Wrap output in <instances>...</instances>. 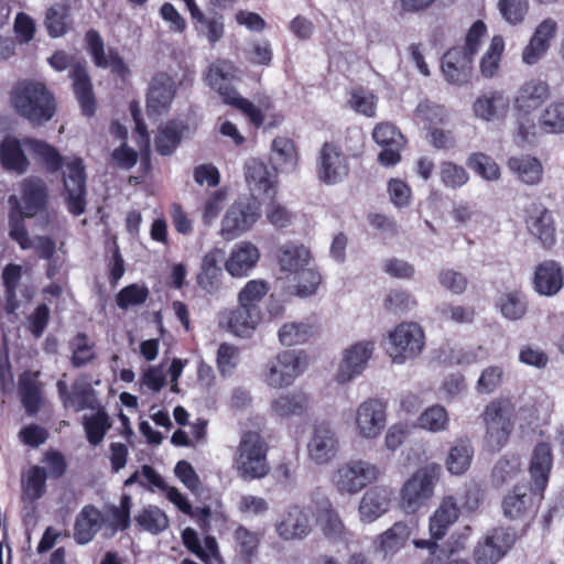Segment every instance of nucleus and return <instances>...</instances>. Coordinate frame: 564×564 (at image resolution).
<instances>
[{"label": "nucleus", "instance_id": "1", "mask_svg": "<svg viewBox=\"0 0 564 564\" xmlns=\"http://www.w3.org/2000/svg\"><path fill=\"white\" fill-rule=\"evenodd\" d=\"M11 104L15 112L32 127H42L57 112L54 93L42 82L19 80L11 91Z\"/></svg>", "mask_w": 564, "mask_h": 564}, {"label": "nucleus", "instance_id": "2", "mask_svg": "<svg viewBox=\"0 0 564 564\" xmlns=\"http://www.w3.org/2000/svg\"><path fill=\"white\" fill-rule=\"evenodd\" d=\"M269 445L256 431L242 433L232 457V467L245 481L259 480L271 470L268 460Z\"/></svg>", "mask_w": 564, "mask_h": 564}, {"label": "nucleus", "instance_id": "3", "mask_svg": "<svg viewBox=\"0 0 564 564\" xmlns=\"http://www.w3.org/2000/svg\"><path fill=\"white\" fill-rule=\"evenodd\" d=\"M516 416V403L511 397L501 395L486 404L479 417L485 426L486 444L491 451H500L508 444Z\"/></svg>", "mask_w": 564, "mask_h": 564}, {"label": "nucleus", "instance_id": "4", "mask_svg": "<svg viewBox=\"0 0 564 564\" xmlns=\"http://www.w3.org/2000/svg\"><path fill=\"white\" fill-rule=\"evenodd\" d=\"M48 64L57 72L69 68L68 75L73 82V90L82 113L86 117H93L96 113L97 104L86 62L77 59L65 51H56L48 58Z\"/></svg>", "mask_w": 564, "mask_h": 564}, {"label": "nucleus", "instance_id": "5", "mask_svg": "<svg viewBox=\"0 0 564 564\" xmlns=\"http://www.w3.org/2000/svg\"><path fill=\"white\" fill-rule=\"evenodd\" d=\"M544 494L528 484H518L502 498L501 509L509 521L529 525L535 518Z\"/></svg>", "mask_w": 564, "mask_h": 564}, {"label": "nucleus", "instance_id": "6", "mask_svg": "<svg viewBox=\"0 0 564 564\" xmlns=\"http://www.w3.org/2000/svg\"><path fill=\"white\" fill-rule=\"evenodd\" d=\"M307 367V357L303 350H283L271 359L263 372L264 382L281 389L291 386Z\"/></svg>", "mask_w": 564, "mask_h": 564}, {"label": "nucleus", "instance_id": "7", "mask_svg": "<svg viewBox=\"0 0 564 564\" xmlns=\"http://www.w3.org/2000/svg\"><path fill=\"white\" fill-rule=\"evenodd\" d=\"M378 476L379 469L376 465L362 459H351L337 467L332 481L339 494L355 495L377 480Z\"/></svg>", "mask_w": 564, "mask_h": 564}, {"label": "nucleus", "instance_id": "8", "mask_svg": "<svg viewBox=\"0 0 564 564\" xmlns=\"http://www.w3.org/2000/svg\"><path fill=\"white\" fill-rule=\"evenodd\" d=\"M260 218V204L252 197H239L227 209L220 234L232 240L249 231Z\"/></svg>", "mask_w": 564, "mask_h": 564}, {"label": "nucleus", "instance_id": "9", "mask_svg": "<svg viewBox=\"0 0 564 564\" xmlns=\"http://www.w3.org/2000/svg\"><path fill=\"white\" fill-rule=\"evenodd\" d=\"M436 481L434 468L417 469L402 486L400 506L406 513H415L432 498Z\"/></svg>", "mask_w": 564, "mask_h": 564}, {"label": "nucleus", "instance_id": "10", "mask_svg": "<svg viewBox=\"0 0 564 564\" xmlns=\"http://www.w3.org/2000/svg\"><path fill=\"white\" fill-rule=\"evenodd\" d=\"M390 347L388 354L395 364L417 357L425 345L422 327L413 322L399 324L389 335Z\"/></svg>", "mask_w": 564, "mask_h": 564}, {"label": "nucleus", "instance_id": "11", "mask_svg": "<svg viewBox=\"0 0 564 564\" xmlns=\"http://www.w3.org/2000/svg\"><path fill=\"white\" fill-rule=\"evenodd\" d=\"M517 540L510 528L497 527L480 539L473 552L476 564H497L512 549Z\"/></svg>", "mask_w": 564, "mask_h": 564}, {"label": "nucleus", "instance_id": "12", "mask_svg": "<svg viewBox=\"0 0 564 564\" xmlns=\"http://www.w3.org/2000/svg\"><path fill=\"white\" fill-rule=\"evenodd\" d=\"M23 267L10 262L1 271V284L3 289L2 310L8 314H15L21 306L19 294L25 302H31L35 291L32 284L22 282Z\"/></svg>", "mask_w": 564, "mask_h": 564}, {"label": "nucleus", "instance_id": "13", "mask_svg": "<svg viewBox=\"0 0 564 564\" xmlns=\"http://www.w3.org/2000/svg\"><path fill=\"white\" fill-rule=\"evenodd\" d=\"M318 180L326 185L343 182L349 174L347 155L334 142H325L316 159Z\"/></svg>", "mask_w": 564, "mask_h": 564}, {"label": "nucleus", "instance_id": "14", "mask_svg": "<svg viewBox=\"0 0 564 564\" xmlns=\"http://www.w3.org/2000/svg\"><path fill=\"white\" fill-rule=\"evenodd\" d=\"M63 183L68 212L74 216L84 214L87 189L85 165L80 158H74L66 164Z\"/></svg>", "mask_w": 564, "mask_h": 564}, {"label": "nucleus", "instance_id": "15", "mask_svg": "<svg viewBox=\"0 0 564 564\" xmlns=\"http://www.w3.org/2000/svg\"><path fill=\"white\" fill-rule=\"evenodd\" d=\"M86 50L91 56L97 68L110 69L111 74L126 79L130 69L116 48H109L106 53L105 42L99 32L90 29L85 34Z\"/></svg>", "mask_w": 564, "mask_h": 564}, {"label": "nucleus", "instance_id": "16", "mask_svg": "<svg viewBox=\"0 0 564 564\" xmlns=\"http://www.w3.org/2000/svg\"><path fill=\"white\" fill-rule=\"evenodd\" d=\"M175 82L165 72L156 73L149 84L147 93V113L149 117H159L169 111L175 97Z\"/></svg>", "mask_w": 564, "mask_h": 564}, {"label": "nucleus", "instance_id": "17", "mask_svg": "<svg viewBox=\"0 0 564 564\" xmlns=\"http://www.w3.org/2000/svg\"><path fill=\"white\" fill-rule=\"evenodd\" d=\"M375 350V341L362 340L354 344L344 351L336 375L339 383H346L359 376L367 367Z\"/></svg>", "mask_w": 564, "mask_h": 564}, {"label": "nucleus", "instance_id": "18", "mask_svg": "<svg viewBox=\"0 0 564 564\" xmlns=\"http://www.w3.org/2000/svg\"><path fill=\"white\" fill-rule=\"evenodd\" d=\"M387 405L379 399H368L360 403L356 413L359 434L366 438L377 437L386 426Z\"/></svg>", "mask_w": 564, "mask_h": 564}, {"label": "nucleus", "instance_id": "19", "mask_svg": "<svg viewBox=\"0 0 564 564\" xmlns=\"http://www.w3.org/2000/svg\"><path fill=\"white\" fill-rule=\"evenodd\" d=\"M338 449L339 442L334 430L327 423L316 424L307 444L310 458L317 465H325L336 457Z\"/></svg>", "mask_w": 564, "mask_h": 564}, {"label": "nucleus", "instance_id": "20", "mask_svg": "<svg viewBox=\"0 0 564 564\" xmlns=\"http://www.w3.org/2000/svg\"><path fill=\"white\" fill-rule=\"evenodd\" d=\"M532 288L541 296H554L564 288V269L555 260H544L535 265Z\"/></svg>", "mask_w": 564, "mask_h": 564}, {"label": "nucleus", "instance_id": "21", "mask_svg": "<svg viewBox=\"0 0 564 564\" xmlns=\"http://www.w3.org/2000/svg\"><path fill=\"white\" fill-rule=\"evenodd\" d=\"M557 30V22L552 18H546L539 23L522 51V62L527 65H534L542 59L551 46V41L556 36Z\"/></svg>", "mask_w": 564, "mask_h": 564}, {"label": "nucleus", "instance_id": "22", "mask_svg": "<svg viewBox=\"0 0 564 564\" xmlns=\"http://www.w3.org/2000/svg\"><path fill=\"white\" fill-rule=\"evenodd\" d=\"M552 468L553 453L551 445L546 442H539L533 448L529 464V486L544 494L549 485Z\"/></svg>", "mask_w": 564, "mask_h": 564}, {"label": "nucleus", "instance_id": "23", "mask_svg": "<svg viewBox=\"0 0 564 564\" xmlns=\"http://www.w3.org/2000/svg\"><path fill=\"white\" fill-rule=\"evenodd\" d=\"M260 260V251L250 241L236 243L225 261V269L232 278H243L256 268Z\"/></svg>", "mask_w": 564, "mask_h": 564}, {"label": "nucleus", "instance_id": "24", "mask_svg": "<svg viewBox=\"0 0 564 564\" xmlns=\"http://www.w3.org/2000/svg\"><path fill=\"white\" fill-rule=\"evenodd\" d=\"M235 72L234 64L225 59H218L210 64L207 70L208 85L218 93L225 105L239 94L234 86Z\"/></svg>", "mask_w": 564, "mask_h": 564}, {"label": "nucleus", "instance_id": "25", "mask_svg": "<svg viewBox=\"0 0 564 564\" xmlns=\"http://www.w3.org/2000/svg\"><path fill=\"white\" fill-rule=\"evenodd\" d=\"M261 319L260 308H250L246 304L226 310L220 314V324L226 326L236 336H248L256 329Z\"/></svg>", "mask_w": 564, "mask_h": 564}, {"label": "nucleus", "instance_id": "26", "mask_svg": "<svg viewBox=\"0 0 564 564\" xmlns=\"http://www.w3.org/2000/svg\"><path fill=\"white\" fill-rule=\"evenodd\" d=\"M550 95V85L545 80L533 78L520 86L513 105L519 112L530 115L539 109Z\"/></svg>", "mask_w": 564, "mask_h": 564}, {"label": "nucleus", "instance_id": "27", "mask_svg": "<svg viewBox=\"0 0 564 564\" xmlns=\"http://www.w3.org/2000/svg\"><path fill=\"white\" fill-rule=\"evenodd\" d=\"M527 228L536 237L543 248L551 249L556 243L554 220L547 208L533 206L525 219Z\"/></svg>", "mask_w": 564, "mask_h": 564}, {"label": "nucleus", "instance_id": "28", "mask_svg": "<svg viewBox=\"0 0 564 564\" xmlns=\"http://www.w3.org/2000/svg\"><path fill=\"white\" fill-rule=\"evenodd\" d=\"M224 251L214 248L208 251L200 264L196 276L197 285L208 294L217 293L223 283V269L219 265Z\"/></svg>", "mask_w": 564, "mask_h": 564}, {"label": "nucleus", "instance_id": "29", "mask_svg": "<svg viewBox=\"0 0 564 564\" xmlns=\"http://www.w3.org/2000/svg\"><path fill=\"white\" fill-rule=\"evenodd\" d=\"M510 99L501 90H491L480 95L474 102L473 109L476 117L495 121L505 119L509 112Z\"/></svg>", "mask_w": 564, "mask_h": 564}, {"label": "nucleus", "instance_id": "30", "mask_svg": "<svg viewBox=\"0 0 564 564\" xmlns=\"http://www.w3.org/2000/svg\"><path fill=\"white\" fill-rule=\"evenodd\" d=\"M56 389L59 400L65 408H72L76 412L95 409L96 397L90 386L75 382L72 386V391H69L67 382L58 379Z\"/></svg>", "mask_w": 564, "mask_h": 564}, {"label": "nucleus", "instance_id": "31", "mask_svg": "<svg viewBox=\"0 0 564 564\" xmlns=\"http://www.w3.org/2000/svg\"><path fill=\"white\" fill-rule=\"evenodd\" d=\"M392 491L383 486H373L362 496L359 513L364 521L372 522L389 510Z\"/></svg>", "mask_w": 564, "mask_h": 564}, {"label": "nucleus", "instance_id": "32", "mask_svg": "<svg viewBox=\"0 0 564 564\" xmlns=\"http://www.w3.org/2000/svg\"><path fill=\"white\" fill-rule=\"evenodd\" d=\"M275 530L285 541L303 539L311 532L308 516L299 506H292L275 524Z\"/></svg>", "mask_w": 564, "mask_h": 564}, {"label": "nucleus", "instance_id": "33", "mask_svg": "<svg viewBox=\"0 0 564 564\" xmlns=\"http://www.w3.org/2000/svg\"><path fill=\"white\" fill-rule=\"evenodd\" d=\"M464 54L462 50L452 47L442 58V72L451 84L463 85L469 80L473 61Z\"/></svg>", "mask_w": 564, "mask_h": 564}, {"label": "nucleus", "instance_id": "34", "mask_svg": "<svg viewBox=\"0 0 564 564\" xmlns=\"http://www.w3.org/2000/svg\"><path fill=\"white\" fill-rule=\"evenodd\" d=\"M460 507L453 496H445L430 519V532L434 540H441L458 520Z\"/></svg>", "mask_w": 564, "mask_h": 564}, {"label": "nucleus", "instance_id": "35", "mask_svg": "<svg viewBox=\"0 0 564 564\" xmlns=\"http://www.w3.org/2000/svg\"><path fill=\"white\" fill-rule=\"evenodd\" d=\"M23 140L6 135L0 142V163L6 171L24 174L30 161L23 150Z\"/></svg>", "mask_w": 564, "mask_h": 564}, {"label": "nucleus", "instance_id": "36", "mask_svg": "<svg viewBox=\"0 0 564 564\" xmlns=\"http://www.w3.org/2000/svg\"><path fill=\"white\" fill-rule=\"evenodd\" d=\"M319 334V324L314 318L304 322L285 323L279 329V340L283 346H296L307 343Z\"/></svg>", "mask_w": 564, "mask_h": 564}, {"label": "nucleus", "instance_id": "37", "mask_svg": "<svg viewBox=\"0 0 564 564\" xmlns=\"http://www.w3.org/2000/svg\"><path fill=\"white\" fill-rule=\"evenodd\" d=\"M39 372L24 371L19 377V395L21 403L29 415H35L43 402L42 383L37 380Z\"/></svg>", "mask_w": 564, "mask_h": 564}, {"label": "nucleus", "instance_id": "38", "mask_svg": "<svg viewBox=\"0 0 564 564\" xmlns=\"http://www.w3.org/2000/svg\"><path fill=\"white\" fill-rule=\"evenodd\" d=\"M246 182L251 191L273 199L278 193L275 182L268 166L258 160H251L245 167Z\"/></svg>", "mask_w": 564, "mask_h": 564}, {"label": "nucleus", "instance_id": "39", "mask_svg": "<svg viewBox=\"0 0 564 564\" xmlns=\"http://www.w3.org/2000/svg\"><path fill=\"white\" fill-rule=\"evenodd\" d=\"M316 523L328 540L343 541L347 536V529L339 513L328 500L318 507Z\"/></svg>", "mask_w": 564, "mask_h": 564}, {"label": "nucleus", "instance_id": "40", "mask_svg": "<svg viewBox=\"0 0 564 564\" xmlns=\"http://www.w3.org/2000/svg\"><path fill=\"white\" fill-rule=\"evenodd\" d=\"M22 203L28 218L36 216L46 208L47 189L41 180H24L22 183Z\"/></svg>", "mask_w": 564, "mask_h": 564}, {"label": "nucleus", "instance_id": "41", "mask_svg": "<svg viewBox=\"0 0 564 564\" xmlns=\"http://www.w3.org/2000/svg\"><path fill=\"white\" fill-rule=\"evenodd\" d=\"M101 525V513L93 505L85 506L74 524V539L79 544L90 542Z\"/></svg>", "mask_w": 564, "mask_h": 564}, {"label": "nucleus", "instance_id": "42", "mask_svg": "<svg viewBox=\"0 0 564 564\" xmlns=\"http://www.w3.org/2000/svg\"><path fill=\"white\" fill-rule=\"evenodd\" d=\"M308 395L303 391L284 393L271 402V411L280 417L301 416L307 411Z\"/></svg>", "mask_w": 564, "mask_h": 564}, {"label": "nucleus", "instance_id": "43", "mask_svg": "<svg viewBox=\"0 0 564 564\" xmlns=\"http://www.w3.org/2000/svg\"><path fill=\"white\" fill-rule=\"evenodd\" d=\"M9 237L15 241L22 250L32 248V241L25 227L24 218H28L22 210L20 200L15 195L9 197Z\"/></svg>", "mask_w": 564, "mask_h": 564}, {"label": "nucleus", "instance_id": "44", "mask_svg": "<svg viewBox=\"0 0 564 564\" xmlns=\"http://www.w3.org/2000/svg\"><path fill=\"white\" fill-rule=\"evenodd\" d=\"M185 129L183 123L175 120L160 127L154 138L156 152L163 156L173 154L182 141Z\"/></svg>", "mask_w": 564, "mask_h": 564}, {"label": "nucleus", "instance_id": "45", "mask_svg": "<svg viewBox=\"0 0 564 564\" xmlns=\"http://www.w3.org/2000/svg\"><path fill=\"white\" fill-rule=\"evenodd\" d=\"M70 7L66 3H54L45 12L44 25L47 34L53 37L65 35L72 28Z\"/></svg>", "mask_w": 564, "mask_h": 564}, {"label": "nucleus", "instance_id": "46", "mask_svg": "<svg viewBox=\"0 0 564 564\" xmlns=\"http://www.w3.org/2000/svg\"><path fill=\"white\" fill-rule=\"evenodd\" d=\"M23 144L33 156L40 159L44 163L48 172L55 173L62 169L64 158L46 141L26 137L23 139Z\"/></svg>", "mask_w": 564, "mask_h": 564}, {"label": "nucleus", "instance_id": "47", "mask_svg": "<svg viewBox=\"0 0 564 564\" xmlns=\"http://www.w3.org/2000/svg\"><path fill=\"white\" fill-rule=\"evenodd\" d=\"M276 257L282 271L294 273L306 267L310 251L303 245L286 242L279 247Z\"/></svg>", "mask_w": 564, "mask_h": 564}, {"label": "nucleus", "instance_id": "48", "mask_svg": "<svg viewBox=\"0 0 564 564\" xmlns=\"http://www.w3.org/2000/svg\"><path fill=\"white\" fill-rule=\"evenodd\" d=\"M474 447L468 438H458L449 448L445 464L453 475L465 474L471 464Z\"/></svg>", "mask_w": 564, "mask_h": 564}, {"label": "nucleus", "instance_id": "49", "mask_svg": "<svg viewBox=\"0 0 564 564\" xmlns=\"http://www.w3.org/2000/svg\"><path fill=\"white\" fill-rule=\"evenodd\" d=\"M507 165L525 184L534 185L540 183L542 178L543 169L536 158L530 155L511 156Z\"/></svg>", "mask_w": 564, "mask_h": 564}, {"label": "nucleus", "instance_id": "50", "mask_svg": "<svg viewBox=\"0 0 564 564\" xmlns=\"http://www.w3.org/2000/svg\"><path fill=\"white\" fill-rule=\"evenodd\" d=\"M410 534L411 529L405 522H395L377 538V549L384 555L394 554L405 544Z\"/></svg>", "mask_w": 564, "mask_h": 564}, {"label": "nucleus", "instance_id": "51", "mask_svg": "<svg viewBox=\"0 0 564 564\" xmlns=\"http://www.w3.org/2000/svg\"><path fill=\"white\" fill-rule=\"evenodd\" d=\"M414 119L417 123L423 124L427 131H431L436 127L445 126L448 116L444 106L424 99L414 109Z\"/></svg>", "mask_w": 564, "mask_h": 564}, {"label": "nucleus", "instance_id": "52", "mask_svg": "<svg viewBox=\"0 0 564 564\" xmlns=\"http://www.w3.org/2000/svg\"><path fill=\"white\" fill-rule=\"evenodd\" d=\"M496 307L509 321H519L528 312L527 296L518 290L502 293L496 302Z\"/></svg>", "mask_w": 564, "mask_h": 564}, {"label": "nucleus", "instance_id": "53", "mask_svg": "<svg viewBox=\"0 0 564 564\" xmlns=\"http://www.w3.org/2000/svg\"><path fill=\"white\" fill-rule=\"evenodd\" d=\"M46 468L34 465L22 476V491L30 500H39L46 492Z\"/></svg>", "mask_w": 564, "mask_h": 564}, {"label": "nucleus", "instance_id": "54", "mask_svg": "<svg viewBox=\"0 0 564 564\" xmlns=\"http://www.w3.org/2000/svg\"><path fill=\"white\" fill-rule=\"evenodd\" d=\"M521 470L520 458L517 455L501 457L492 468L491 482L495 487H501L517 478Z\"/></svg>", "mask_w": 564, "mask_h": 564}, {"label": "nucleus", "instance_id": "55", "mask_svg": "<svg viewBox=\"0 0 564 564\" xmlns=\"http://www.w3.org/2000/svg\"><path fill=\"white\" fill-rule=\"evenodd\" d=\"M150 296L144 283H131L123 286L116 295V304L122 311L143 305Z\"/></svg>", "mask_w": 564, "mask_h": 564}, {"label": "nucleus", "instance_id": "56", "mask_svg": "<svg viewBox=\"0 0 564 564\" xmlns=\"http://www.w3.org/2000/svg\"><path fill=\"white\" fill-rule=\"evenodd\" d=\"M110 427L111 422L105 410H99L97 413L86 416L84 420L86 438L93 446H97L102 442Z\"/></svg>", "mask_w": 564, "mask_h": 564}, {"label": "nucleus", "instance_id": "57", "mask_svg": "<svg viewBox=\"0 0 564 564\" xmlns=\"http://www.w3.org/2000/svg\"><path fill=\"white\" fill-rule=\"evenodd\" d=\"M193 22L197 33L205 36L210 45H215L223 39L225 33L223 14L215 13L212 17L204 14V19H195Z\"/></svg>", "mask_w": 564, "mask_h": 564}, {"label": "nucleus", "instance_id": "58", "mask_svg": "<svg viewBox=\"0 0 564 564\" xmlns=\"http://www.w3.org/2000/svg\"><path fill=\"white\" fill-rule=\"evenodd\" d=\"M503 50V37L501 35H495L491 39L487 52L485 53L480 61V72L484 77L491 78L497 74Z\"/></svg>", "mask_w": 564, "mask_h": 564}, {"label": "nucleus", "instance_id": "59", "mask_svg": "<svg viewBox=\"0 0 564 564\" xmlns=\"http://www.w3.org/2000/svg\"><path fill=\"white\" fill-rule=\"evenodd\" d=\"M441 319L456 324H470L474 322L476 311L471 305H456L444 302L436 307Z\"/></svg>", "mask_w": 564, "mask_h": 564}, {"label": "nucleus", "instance_id": "60", "mask_svg": "<svg viewBox=\"0 0 564 564\" xmlns=\"http://www.w3.org/2000/svg\"><path fill=\"white\" fill-rule=\"evenodd\" d=\"M540 124L549 133L564 132V99L553 101L544 109Z\"/></svg>", "mask_w": 564, "mask_h": 564}, {"label": "nucleus", "instance_id": "61", "mask_svg": "<svg viewBox=\"0 0 564 564\" xmlns=\"http://www.w3.org/2000/svg\"><path fill=\"white\" fill-rule=\"evenodd\" d=\"M417 421L420 427L436 433L447 429L449 416L444 406L435 404L429 406Z\"/></svg>", "mask_w": 564, "mask_h": 564}, {"label": "nucleus", "instance_id": "62", "mask_svg": "<svg viewBox=\"0 0 564 564\" xmlns=\"http://www.w3.org/2000/svg\"><path fill=\"white\" fill-rule=\"evenodd\" d=\"M440 178L445 187L457 189L467 184L469 174L464 166L452 161H443L440 165Z\"/></svg>", "mask_w": 564, "mask_h": 564}, {"label": "nucleus", "instance_id": "63", "mask_svg": "<svg viewBox=\"0 0 564 564\" xmlns=\"http://www.w3.org/2000/svg\"><path fill=\"white\" fill-rule=\"evenodd\" d=\"M240 360V350L229 343H221L217 349L216 366L221 377L231 376Z\"/></svg>", "mask_w": 564, "mask_h": 564}, {"label": "nucleus", "instance_id": "64", "mask_svg": "<svg viewBox=\"0 0 564 564\" xmlns=\"http://www.w3.org/2000/svg\"><path fill=\"white\" fill-rule=\"evenodd\" d=\"M270 286L264 280H250L238 293V303L250 308H260L259 303L269 292Z\"/></svg>", "mask_w": 564, "mask_h": 564}]
</instances>
